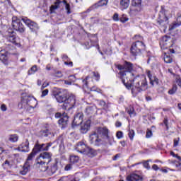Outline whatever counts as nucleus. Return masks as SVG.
I'll list each match as a JSON object with an SVG mask.
<instances>
[{
    "instance_id": "f257e3e1",
    "label": "nucleus",
    "mask_w": 181,
    "mask_h": 181,
    "mask_svg": "<svg viewBox=\"0 0 181 181\" xmlns=\"http://www.w3.org/2000/svg\"><path fill=\"white\" fill-rule=\"evenodd\" d=\"M89 141L95 146H101L105 144L112 145V136L108 134V129L106 127L98 128L97 133L93 132L90 134Z\"/></svg>"
},
{
    "instance_id": "f03ea898",
    "label": "nucleus",
    "mask_w": 181,
    "mask_h": 181,
    "mask_svg": "<svg viewBox=\"0 0 181 181\" xmlns=\"http://www.w3.org/2000/svg\"><path fill=\"white\" fill-rule=\"evenodd\" d=\"M126 76L129 78V83L131 84V87H132V84L134 85V87L132 88V93L134 97L136 96L139 93H142V91L148 90V81H146L145 76H135L133 73L129 72L126 74Z\"/></svg>"
},
{
    "instance_id": "7ed1b4c3",
    "label": "nucleus",
    "mask_w": 181,
    "mask_h": 181,
    "mask_svg": "<svg viewBox=\"0 0 181 181\" xmlns=\"http://www.w3.org/2000/svg\"><path fill=\"white\" fill-rule=\"evenodd\" d=\"M117 68L118 69V70H120V71L117 74V76L120 78L126 88H127V90H130L131 83H129V77H128L127 74L132 73V71L134 69L132 64L125 62L124 66H122V65H117Z\"/></svg>"
},
{
    "instance_id": "20e7f679",
    "label": "nucleus",
    "mask_w": 181,
    "mask_h": 181,
    "mask_svg": "<svg viewBox=\"0 0 181 181\" xmlns=\"http://www.w3.org/2000/svg\"><path fill=\"white\" fill-rule=\"evenodd\" d=\"M37 153H39L37 150L35 149V147H34L32 152L29 154L26 162L23 166V170L20 171L21 175H23V176H25V175H26L28 172L30 170V161L33 160V158L36 156Z\"/></svg>"
},
{
    "instance_id": "39448f33",
    "label": "nucleus",
    "mask_w": 181,
    "mask_h": 181,
    "mask_svg": "<svg viewBox=\"0 0 181 181\" xmlns=\"http://www.w3.org/2000/svg\"><path fill=\"white\" fill-rule=\"evenodd\" d=\"M143 50H145V44L141 41H136L132 45L131 54L132 56H141Z\"/></svg>"
},
{
    "instance_id": "423d86ee",
    "label": "nucleus",
    "mask_w": 181,
    "mask_h": 181,
    "mask_svg": "<svg viewBox=\"0 0 181 181\" xmlns=\"http://www.w3.org/2000/svg\"><path fill=\"white\" fill-rule=\"evenodd\" d=\"M52 162V153L49 152L41 153L37 159V165H40L39 168H42L43 165H49Z\"/></svg>"
},
{
    "instance_id": "0eeeda50",
    "label": "nucleus",
    "mask_w": 181,
    "mask_h": 181,
    "mask_svg": "<svg viewBox=\"0 0 181 181\" xmlns=\"http://www.w3.org/2000/svg\"><path fill=\"white\" fill-rule=\"evenodd\" d=\"M33 103L37 104L36 100L34 98H32L30 97H25L21 99V102L18 103V108L22 109L24 108V110H28L29 107L31 108H35L36 105H33Z\"/></svg>"
},
{
    "instance_id": "6e6552de",
    "label": "nucleus",
    "mask_w": 181,
    "mask_h": 181,
    "mask_svg": "<svg viewBox=\"0 0 181 181\" xmlns=\"http://www.w3.org/2000/svg\"><path fill=\"white\" fill-rule=\"evenodd\" d=\"M6 40L14 46H21V40L19 37L16 36V33L12 30V29H8L6 32Z\"/></svg>"
},
{
    "instance_id": "1a4fd4ad",
    "label": "nucleus",
    "mask_w": 181,
    "mask_h": 181,
    "mask_svg": "<svg viewBox=\"0 0 181 181\" xmlns=\"http://www.w3.org/2000/svg\"><path fill=\"white\" fill-rule=\"evenodd\" d=\"M142 0H132V6L130 7L129 13L132 16H135L136 13L141 12Z\"/></svg>"
},
{
    "instance_id": "9d476101",
    "label": "nucleus",
    "mask_w": 181,
    "mask_h": 181,
    "mask_svg": "<svg viewBox=\"0 0 181 181\" xmlns=\"http://www.w3.org/2000/svg\"><path fill=\"white\" fill-rule=\"evenodd\" d=\"M76 105V96L71 95L69 97L66 96L65 103L63 104L62 108L64 110H70L71 108H74Z\"/></svg>"
},
{
    "instance_id": "9b49d317",
    "label": "nucleus",
    "mask_w": 181,
    "mask_h": 181,
    "mask_svg": "<svg viewBox=\"0 0 181 181\" xmlns=\"http://www.w3.org/2000/svg\"><path fill=\"white\" fill-rule=\"evenodd\" d=\"M21 21H23L25 25L29 28L31 32H36V30H39V25H37L36 22L29 19L28 17H23Z\"/></svg>"
},
{
    "instance_id": "f8f14e48",
    "label": "nucleus",
    "mask_w": 181,
    "mask_h": 181,
    "mask_svg": "<svg viewBox=\"0 0 181 181\" xmlns=\"http://www.w3.org/2000/svg\"><path fill=\"white\" fill-rule=\"evenodd\" d=\"M12 26L14 30L19 32L20 33H23L25 32V28L22 22L19 18H16V20H13Z\"/></svg>"
},
{
    "instance_id": "ddd939ff",
    "label": "nucleus",
    "mask_w": 181,
    "mask_h": 181,
    "mask_svg": "<svg viewBox=\"0 0 181 181\" xmlns=\"http://www.w3.org/2000/svg\"><path fill=\"white\" fill-rule=\"evenodd\" d=\"M52 145H53V144L52 142L49 143H47V144H39L38 142H37L34 146L35 149L37 150L39 152H46L47 151H49V148H50V146H52Z\"/></svg>"
},
{
    "instance_id": "4468645a",
    "label": "nucleus",
    "mask_w": 181,
    "mask_h": 181,
    "mask_svg": "<svg viewBox=\"0 0 181 181\" xmlns=\"http://www.w3.org/2000/svg\"><path fill=\"white\" fill-rule=\"evenodd\" d=\"M170 42H172V39H170V37H168V36L163 37L160 41V46L161 49H168L172 45L170 44Z\"/></svg>"
},
{
    "instance_id": "2eb2a0df",
    "label": "nucleus",
    "mask_w": 181,
    "mask_h": 181,
    "mask_svg": "<svg viewBox=\"0 0 181 181\" xmlns=\"http://www.w3.org/2000/svg\"><path fill=\"white\" fill-rule=\"evenodd\" d=\"M83 119H84V114H83L81 112L76 113L74 116L72 125L74 127L81 125V124H83Z\"/></svg>"
},
{
    "instance_id": "dca6fc26",
    "label": "nucleus",
    "mask_w": 181,
    "mask_h": 181,
    "mask_svg": "<svg viewBox=\"0 0 181 181\" xmlns=\"http://www.w3.org/2000/svg\"><path fill=\"white\" fill-rule=\"evenodd\" d=\"M91 127V120L88 119L83 123L81 124L80 132L81 134H87L90 131Z\"/></svg>"
},
{
    "instance_id": "f3484780",
    "label": "nucleus",
    "mask_w": 181,
    "mask_h": 181,
    "mask_svg": "<svg viewBox=\"0 0 181 181\" xmlns=\"http://www.w3.org/2000/svg\"><path fill=\"white\" fill-rule=\"evenodd\" d=\"M54 97L58 103H64V104L67 98V94L62 91H58L56 93H54Z\"/></svg>"
},
{
    "instance_id": "a211bd4d",
    "label": "nucleus",
    "mask_w": 181,
    "mask_h": 181,
    "mask_svg": "<svg viewBox=\"0 0 181 181\" xmlns=\"http://www.w3.org/2000/svg\"><path fill=\"white\" fill-rule=\"evenodd\" d=\"M16 151L19 152H29L30 148H29V140L25 139V141L22 143L17 148Z\"/></svg>"
},
{
    "instance_id": "6ab92c4d",
    "label": "nucleus",
    "mask_w": 181,
    "mask_h": 181,
    "mask_svg": "<svg viewBox=\"0 0 181 181\" xmlns=\"http://www.w3.org/2000/svg\"><path fill=\"white\" fill-rule=\"evenodd\" d=\"M58 124L62 128H66L69 125V116H67V114L63 113L62 117L58 121Z\"/></svg>"
},
{
    "instance_id": "aec40b11",
    "label": "nucleus",
    "mask_w": 181,
    "mask_h": 181,
    "mask_svg": "<svg viewBox=\"0 0 181 181\" xmlns=\"http://www.w3.org/2000/svg\"><path fill=\"white\" fill-rule=\"evenodd\" d=\"M88 146L86 145L84 141H79L76 146V151L77 152H79L80 153H83L84 155V153L86 152V150L87 149Z\"/></svg>"
},
{
    "instance_id": "412c9836",
    "label": "nucleus",
    "mask_w": 181,
    "mask_h": 181,
    "mask_svg": "<svg viewBox=\"0 0 181 181\" xmlns=\"http://www.w3.org/2000/svg\"><path fill=\"white\" fill-rule=\"evenodd\" d=\"M59 8H62V1L56 0L54 4L51 5V6L49 7V13L51 14L56 13L57 9H59Z\"/></svg>"
},
{
    "instance_id": "4be33fe9",
    "label": "nucleus",
    "mask_w": 181,
    "mask_h": 181,
    "mask_svg": "<svg viewBox=\"0 0 181 181\" xmlns=\"http://www.w3.org/2000/svg\"><path fill=\"white\" fill-rule=\"evenodd\" d=\"M85 114L87 115L88 118H91L93 115H95V107L89 106L86 108Z\"/></svg>"
},
{
    "instance_id": "5701e85b",
    "label": "nucleus",
    "mask_w": 181,
    "mask_h": 181,
    "mask_svg": "<svg viewBox=\"0 0 181 181\" xmlns=\"http://www.w3.org/2000/svg\"><path fill=\"white\" fill-rule=\"evenodd\" d=\"M147 74L150 80V84L152 86H158V84H159V79L156 78V76H153L152 74H151V71H148Z\"/></svg>"
},
{
    "instance_id": "b1692460",
    "label": "nucleus",
    "mask_w": 181,
    "mask_h": 181,
    "mask_svg": "<svg viewBox=\"0 0 181 181\" xmlns=\"http://www.w3.org/2000/svg\"><path fill=\"white\" fill-rule=\"evenodd\" d=\"M127 181H141L142 177L137 174L132 173V174L129 175L127 177Z\"/></svg>"
},
{
    "instance_id": "393cba45",
    "label": "nucleus",
    "mask_w": 181,
    "mask_h": 181,
    "mask_svg": "<svg viewBox=\"0 0 181 181\" xmlns=\"http://www.w3.org/2000/svg\"><path fill=\"white\" fill-rule=\"evenodd\" d=\"M83 155H86L87 156H89L90 158H93L97 155V151L93 149L92 148L87 147L86 150H85V152L83 153Z\"/></svg>"
},
{
    "instance_id": "a878e982",
    "label": "nucleus",
    "mask_w": 181,
    "mask_h": 181,
    "mask_svg": "<svg viewBox=\"0 0 181 181\" xmlns=\"http://www.w3.org/2000/svg\"><path fill=\"white\" fill-rule=\"evenodd\" d=\"M160 14H159V18L157 21L158 23H159V25H161L162 26H165V25H166V23H168V17H166L165 16L163 15V13H160Z\"/></svg>"
},
{
    "instance_id": "bb28decb",
    "label": "nucleus",
    "mask_w": 181,
    "mask_h": 181,
    "mask_svg": "<svg viewBox=\"0 0 181 181\" xmlns=\"http://www.w3.org/2000/svg\"><path fill=\"white\" fill-rule=\"evenodd\" d=\"M181 25V16L177 18V21L170 25L169 30H173V29H176V28H179Z\"/></svg>"
},
{
    "instance_id": "cd10ccee",
    "label": "nucleus",
    "mask_w": 181,
    "mask_h": 181,
    "mask_svg": "<svg viewBox=\"0 0 181 181\" xmlns=\"http://www.w3.org/2000/svg\"><path fill=\"white\" fill-rule=\"evenodd\" d=\"M0 60L4 64L8 61V52L6 50L2 49L0 51Z\"/></svg>"
},
{
    "instance_id": "c85d7f7f",
    "label": "nucleus",
    "mask_w": 181,
    "mask_h": 181,
    "mask_svg": "<svg viewBox=\"0 0 181 181\" xmlns=\"http://www.w3.org/2000/svg\"><path fill=\"white\" fill-rule=\"evenodd\" d=\"M54 144H57L60 151H63L64 149V140L63 139V137L59 136L57 140L54 141Z\"/></svg>"
},
{
    "instance_id": "c756f323",
    "label": "nucleus",
    "mask_w": 181,
    "mask_h": 181,
    "mask_svg": "<svg viewBox=\"0 0 181 181\" xmlns=\"http://www.w3.org/2000/svg\"><path fill=\"white\" fill-rule=\"evenodd\" d=\"M114 21H120V22H122L123 23H125V22H128V18L125 16V15H123L119 18H118V13L114 14Z\"/></svg>"
},
{
    "instance_id": "7c9ffc66",
    "label": "nucleus",
    "mask_w": 181,
    "mask_h": 181,
    "mask_svg": "<svg viewBox=\"0 0 181 181\" xmlns=\"http://www.w3.org/2000/svg\"><path fill=\"white\" fill-rule=\"evenodd\" d=\"M61 2L62 5H64L65 6V10L66 11L67 15H70V13H71V8L70 7V4L67 3V1L66 0H62Z\"/></svg>"
},
{
    "instance_id": "2f4dec72",
    "label": "nucleus",
    "mask_w": 181,
    "mask_h": 181,
    "mask_svg": "<svg viewBox=\"0 0 181 181\" xmlns=\"http://www.w3.org/2000/svg\"><path fill=\"white\" fill-rule=\"evenodd\" d=\"M129 4H131V0H121L120 6L122 9H128L129 6Z\"/></svg>"
},
{
    "instance_id": "473e14b6",
    "label": "nucleus",
    "mask_w": 181,
    "mask_h": 181,
    "mask_svg": "<svg viewBox=\"0 0 181 181\" xmlns=\"http://www.w3.org/2000/svg\"><path fill=\"white\" fill-rule=\"evenodd\" d=\"M108 4V0H100L98 3L95 4L96 9L101 6H105Z\"/></svg>"
},
{
    "instance_id": "72a5a7b5",
    "label": "nucleus",
    "mask_w": 181,
    "mask_h": 181,
    "mask_svg": "<svg viewBox=\"0 0 181 181\" xmlns=\"http://www.w3.org/2000/svg\"><path fill=\"white\" fill-rule=\"evenodd\" d=\"M19 137L16 134H11L8 136V141L10 142H18Z\"/></svg>"
},
{
    "instance_id": "f704fd0d",
    "label": "nucleus",
    "mask_w": 181,
    "mask_h": 181,
    "mask_svg": "<svg viewBox=\"0 0 181 181\" xmlns=\"http://www.w3.org/2000/svg\"><path fill=\"white\" fill-rule=\"evenodd\" d=\"M55 78H62L63 77V73L61 71H57L52 74Z\"/></svg>"
},
{
    "instance_id": "c9c22d12",
    "label": "nucleus",
    "mask_w": 181,
    "mask_h": 181,
    "mask_svg": "<svg viewBox=\"0 0 181 181\" xmlns=\"http://www.w3.org/2000/svg\"><path fill=\"white\" fill-rule=\"evenodd\" d=\"M69 160L71 163H77V162H78V156H71Z\"/></svg>"
},
{
    "instance_id": "e433bc0d",
    "label": "nucleus",
    "mask_w": 181,
    "mask_h": 181,
    "mask_svg": "<svg viewBox=\"0 0 181 181\" xmlns=\"http://www.w3.org/2000/svg\"><path fill=\"white\" fill-rule=\"evenodd\" d=\"M57 170V160H55L53 165L51 166V172L52 173H56Z\"/></svg>"
},
{
    "instance_id": "4c0bfd02",
    "label": "nucleus",
    "mask_w": 181,
    "mask_h": 181,
    "mask_svg": "<svg viewBox=\"0 0 181 181\" xmlns=\"http://www.w3.org/2000/svg\"><path fill=\"white\" fill-rule=\"evenodd\" d=\"M164 62H165V63H172L173 59L170 58V56H169V55L166 54V53H165Z\"/></svg>"
},
{
    "instance_id": "58836bf2",
    "label": "nucleus",
    "mask_w": 181,
    "mask_h": 181,
    "mask_svg": "<svg viewBox=\"0 0 181 181\" xmlns=\"http://www.w3.org/2000/svg\"><path fill=\"white\" fill-rule=\"evenodd\" d=\"M176 91H177V86L176 85H173V88L168 90V94L173 95Z\"/></svg>"
},
{
    "instance_id": "ea45409f",
    "label": "nucleus",
    "mask_w": 181,
    "mask_h": 181,
    "mask_svg": "<svg viewBox=\"0 0 181 181\" xmlns=\"http://www.w3.org/2000/svg\"><path fill=\"white\" fill-rule=\"evenodd\" d=\"M37 70V66L36 65L33 66L29 71H28V74H34V73H36Z\"/></svg>"
},
{
    "instance_id": "a19ab883",
    "label": "nucleus",
    "mask_w": 181,
    "mask_h": 181,
    "mask_svg": "<svg viewBox=\"0 0 181 181\" xmlns=\"http://www.w3.org/2000/svg\"><path fill=\"white\" fill-rule=\"evenodd\" d=\"M127 114L130 115V117L135 116V110H134V107L129 108V110H127Z\"/></svg>"
},
{
    "instance_id": "79ce46f5",
    "label": "nucleus",
    "mask_w": 181,
    "mask_h": 181,
    "mask_svg": "<svg viewBox=\"0 0 181 181\" xmlns=\"http://www.w3.org/2000/svg\"><path fill=\"white\" fill-rule=\"evenodd\" d=\"M128 135H129V139L132 141L134 139L135 132H134V130H129Z\"/></svg>"
},
{
    "instance_id": "37998d69",
    "label": "nucleus",
    "mask_w": 181,
    "mask_h": 181,
    "mask_svg": "<svg viewBox=\"0 0 181 181\" xmlns=\"http://www.w3.org/2000/svg\"><path fill=\"white\" fill-rule=\"evenodd\" d=\"M116 136L117 139H121V138L124 136V133H122L121 131H119L116 133Z\"/></svg>"
},
{
    "instance_id": "c03bdc74",
    "label": "nucleus",
    "mask_w": 181,
    "mask_h": 181,
    "mask_svg": "<svg viewBox=\"0 0 181 181\" xmlns=\"http://www.w3.org/2000/svg\"><path fill=\"white\" fill-rule=\"evenodd\" d=\"M49 94V89H45L42 90V95L41 97H46Z\"/></svg>"
},
{
    "instance_id": "a18cd8bd",
    "label": "nucleus",
    "mask_w": 181,
    "mask_h": 181,
    "mask_svg": "<svg viewBox=\"0 0 181 181\" xmlns=\"http://www.w3.org/2000/svg\"><path fill=\"white\" fill-rule=\"evenodd\" d=\"M49 134H51V132L49 131V129L42 131V136H49Z\"/></svg>"
},
{
    "instance_id": "49530a36",
    "label": "nucleus",
    "mask_w": 181,
    "mask_h": 181,
    "mask_svg": "<svg viewBox=\"0 0 181 181\" xmlns=\"http://www.w3.org/2000/svg\"><path fill=\"white\" fill-rule=\"evenodd\" d=\"M180 141V138H177V139H174V144L173 146L174 148H176V146H177V145H179V141Z\"/></svg>"
},
{
    "instance_id": "de8ad7c7",
    "label": "nucleus",
    "mask_w": 181,
    "mask_h": 181,
    "mask_svg": "<svg viewBox=\"0 0 181 181\" xmlns=\"http://www.w3.org/2000/svg\"><path fill=\"white\" fill-rule=\"evenodd\" d=\"M152 136V131L150 129H147L146 134V138H151Z\"/></svg>"
},
{
    "instance_id": "09e8293b",
    "label": "nucleus",
    "mask_w": 181,
    "mask_h": 181,
    "mask_svg": "<svg viewBox=\"0 0 181 181\" xmlns=\"http://www.w3.org/2000/svg\"><path fill=\"white\" fill-rule=\"evenodd\" d=\"M99 105L101 107V108H105L107 105H106L105 102H104V100H100L99 102Z\"/></svg>"
},
{
    "instance_id": "8fccbe9b",
    "label": "nucleus",
    "mask_w": 181,
    "mask_h": 181,
    "mask_svg": "<svg viewBox=\"0 0 181 181\" xmlns=\"http://www.w3.org/2000/svg\"><path fill=\"white\" fill-rule=\"evenodd\" d=\"M73 168V165L71 164H67L65 168H64V170H70L71 168Z\"/></svg>"
},
{
    "instance_id": "3c124183",
    "label": "nucleus",
    "mask_w": 181,
    "mask_h": 181,
    "mask_svg": "<svg viewBox=\"0 0 181 181\" xmlns=\"http://www.w3.org/2000/svg\"><path fill=\"white\" fill-rule=\"evenodd\" d=\"M93 74L97 81H98V80H100V74H98V72H93Z\"/></svg>"
},
{
    "instance_id": "603ef678",
    "label": "nucleus",
    "mask_w": 181,
    "mask_h": 181,
    "mask_svg": "<svg viewBox=\"0 0 181 181\" xmlns=\"http://www.w3.org/2000/svg\"><path fill=\"white\" fill-rule=\"evenodd\" d=\"M143 165L146 169H151V165H149V163H148V161L144 162Z\"/></svg>"
},
{
    "instance_id": "864d4df0",
    "label": "nucleus",
    "mask_w": 181,
    "mask_h": 181,
    "mask_svg": "<svg viewBox=\"0 0 181 181\" xmlns=\"http://www.w3.org/2000/svg\"><path fill=\"white\" fill-rule=\"evenodd\" d=\"M93 9H97V7H95V4H93L92 6H90L87 11L86 12H91V11H93Z\"/></svg>"
},
{
    "instance_id": "5fc2aeb1",
    "label": "nucleus",
    "mask_w": 181,
    "mask_h": 181,
    "mask_svg": "<svg viewBox=\"0 0 181 181\" xmlns=\"http://www.w3.org/2000/svg\"><path fill=\"white\" fill-rule=\"evenodd\" d=\"M1 111H6V110H8V108L6 107V105L5 104H2L1 106Z\"/></svg>"
},
{
    "instance_id": "6e6d98bb",
    "label": "nucleus",
    "mask_w": 181,
    "mask_h": 181,
    "mask_svg": "<svg viewBox=\"0 0 181 181\" xmlns=\"http://www.w3.org/2000/svg\"><path fill=\"white\" fill-rule=\"evenodd\" d=\"M63 117V114L60 112H57L55 114V118H62Z\"/></svg>"
},
{
    "instance_id": "4d7b16f0",
    "label": "nucleus",
    "mask_w": 181,
    "mask_h": 181,
    "mask_svg": "<svg viewBox=\"0 0 181 181\" xmlns=\"http://www.w3.org/2000/svg\"><path fill=\"white\" fill-rule=\"evenodd\" d=\"M64 64H66V66H69L70 67H73V62H68L66 61L64 62Z\"/></svg>"
},
{
    "instance_id": "13d9d810",
    "label": "nucleus",
    "mask_w": 181,
    "mask_h": 181,
    "mask_svg": "<svg viewBox=\"0 0 181 181\" xmlns=\"http://www.w3.org/2000/svg\"><path fill=\"white\" fill-rule=\"evenodd\" d=\"M62 58L63 59V60H66V62H69L70 60V59H69V57L66 54H63Z\"/></svg>"
},
{
    "instance_id": "bf43d9fd",
    "label": "nucleus",
    "mask_w": 181,
    "mask_h": 181,
    "mask_svg": "<svg viewBox=\"0 0 181 181\" xmlns=\"http://www.w3.org/2000/svg\"><path fill=\"white\" fill-rule=\"evenodd\" d=\"M152 169L153 170H159V167H158V165L154 164V165H152Z\"/></svg>"
},
{
    "instance_id": "052dcab7",
    "label": "nucleus",
    "mask_w": 181,
    "mask_h": 181,
    "mask_svg": "<svg viewBox=\"0 0 181 181\" xmlns=\"http://www.w3.org/2000/svg\"><path fill=\"white\" fill-rule=\"evenodd\" d=\"M47 86H49V83H43L41 86V90L46 88V87H47Z\"/></svg>"
},
{
    "instance_id": "680f3d73",
    "label": "nucleus",
    "mask_w": 181,
    "mask_h": 181,
    "mask_svg": "<svg viewBox=\"0 0 181 181\" xmlns=\"http://www.w3.org/2000/svg\"><path fill=\"white\" fill-rule=\"evenodd\" d=\"M64 84H66V86H71V81H64Z\"/></svg>"
},
{
    "instance_id": "e2e57ef3",
    "label": "nucleus",
    "mask_w": 181,
    "mask_h": 181,
    "mask_svg": "<svg viewBox=\"0 0 181 181\" xmlns=\"http://www.w3.org/2000/svg\"><path fill=\"white\" fill-rule=\"evenodd\" d=\"M163 122H164V124L165 125L167 129H169V127L168 126V119H165Z\"/></svg>"
},
{
    "instance_id": "0e129e2a",
    "label": "nucleus",
    "mask_w": 181,
    "mask_h": 181,
    "mask_svg": "<svg viewBox=\"0 0 181 181\" xmlns=\"http://www.w3.org/2000/svg\"><path fill=\"white\" fill-rule=\"evenodd\" d=\"M177 84H178L179 87H181V78H180L177 79Z\"/></svg>"
},
{
    "instance_id": "69168bd1",
    "label": "nucleus",
    "mask_w": 181,
    "mask_h": 181,
    "mask_svg": "<svg viewBox=\"0 0 181 181\" xmlns=\"http://www.w3.org/2000/svg\"><path fill=\"white\" fill-rule=\"evenodd\" d=\"M121 125H122V123H121V122H116L115 123V126L117 127H121Z\"/></svg>"
},
{
    "instance_id": "338daca9",
    "label": "nucleus",
    "mask_w": 181,
    "mask_h": 181,
    "mask_svg": "<svg viewBox=\"0 0 181 181\" xmlns=\"http://www.w3.org/2000/svg\"><path fill=\"white\" fill-rule=\"evenodd\" d=\"M87 80H88V76H87L86 79L83 81V83H84L85 86H87Z\"/></svg>"
},
{
    "instance_id": "774afa93",
    "label": "nucleus",
    "mask_w": 181,
    "mask_h": 181,
    "mask_svg": "<svg viewBox=\"0 0 181 181\" xmlns=\"http://www.w3.org/2000/svg\"><path fill=\"white\" fill-rule=\"evenodd\" d=\"M146 101H151L152 100V98L151 96H146Z\"/></svg>"
}]
</instances>
